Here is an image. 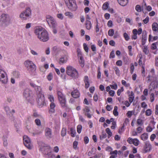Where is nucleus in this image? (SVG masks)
Masks as SVG:
<instances>
[{"label":"nucleus","mask_w":158,"mask_h":158,"mask_svg":"<svg viewBox=\"0 0 158 158\" xmlns=\"http://www.w3.org/2000/svg\"><path fill=\"white\" fill-rule=\"evenodd\" d=\"M34 33L37 38L41 41L45 42L49 39L48 33L41 27H37L35 28Z\"/></svg>","instance_id":"1"},{"label":"nucleus","mask_w":158,"mask_h":158,"mask_svg":"<svg viewBox=\"0 0 158 158\" xmlns=\"http://www.w3.org/2000/svg\"><path fill=\"white\" fill-rule=\"evenodd\" d=\"M66 72L67 74L73 79L77 78L79 74L77 70L73 66H68L66 68Z\"/></svg>","instance_id":"2"},{"label":"nucleus","mask_w":158,"mask_h":158,"mask_svg":"<svg viewBox=\"0 0 158 158\" xmlns=\"http://www.w3.org/2000/svg\"><path fill=\"white\" fill-rule=\"evenodd\" d=\"M64 2L69 9L72 11H76L77 6L75 0H64Z\"/></svg>","instance_id":"3"},{"label":"nucleus","mask_w":158,"mask_h":158,"mask_svg":"<svg viewBox=\"0 0 158 158\" xmlns=\"http://www.w3.org/2000/svg\"><path fill=\"white\" fill-rule=\"evenodd\" d=\"M10 17L7 14H2L0 16V24L3 26H7L10 23Z\"/></svg>","instance_id":"4"},{"label":"nucleus","mask_w":158,"mask_h":158,"mask_svg":"<svg viewBox=\"0 0 158 158\" xmlns=\"http://www.w3.org/2000/svg\"><path fill=\"white\" fill-rule=\"evenodd\" d=\"M31 15V9L29 7H27L26 8L25 10L20 14L19 17L20 18L25 20L30 18Z\"/></svg>","instance_id":"5"},{"label":"nucleus","mask_w":158,"mask_h":158,"mask_svg":"<svg viewBox=\"0 0 158 158\" xmlns=\"http://www.w3.org/2000/svg\"><path fill=\"white\" fill-rule=\"evenodd\" d=\"M25 65L29 73L34 71L36 69L35 65L31 61L27 60L25 61Z\"/></svg>","instance_id":"6"},{"label":"nucleus","mask_w":158,"mask_h":158,"mask_svg":"<svg viewBox=\"0 0 158 158\" xmlns=\"http://www.w3.org/2000/svg\"><path fill=\"white\" fill-rule=\"evenodd\" d=\"M46 19L47 22L50 27H56V23L53 17L49 15H47Z\"/></svg>","instance_id":"7"},{"label":"nucleus","mask_w":158,"mask_h":158,"mask_svg":"<svg viewBox=\"0 0 158 158\" xmlns=\"http://www.w3.org/2000/svg\"><path fill=\"white\" fill-rule=\"evenodd\" d=\"M38 99L37 100L38 105L40 107H42L45 103V98L44 95L42 93L40 92L38 95Z\"/></svg>","instance_id":"8"},{"label":"nucleus","mask_w":158,"mask_h":158,"mask_svg":"<svg viewBox=\"0 0 158 158\" xmlns=\"http://www.w3.org/2000/svg\"><path fill=\"white\" fill-rule=\"evenodd\" d=\"M0 81L2 83L6 84L8 81L7 77L6 72L0 69Z\"/></svg>","instance_id":"9"},{"label":"nucleus","mask_w":158,"mask_h":158,"mask_svg":"<svg viewBox=\"0 0 158 158\" xmlns=\"http://www.w3.org/2000/svg\"><path fill=\"white\" fill-rule=\"evenodd\" d=\"M23 143L28 149H31L32 148V145L31 142L30 138L27 135H24L23 137Z\"/></svg>","instance_id":"10"},{"label":"nucleus","mask_w":158,"mask_h":158,"mask_svg":"<svg viewBox=\"0 0 158 158\" xmlns=\"http://www.w3.org/2000/svg\"><path fill=\"white\" fill-rule=\"evenodd\" d=\"M73 90L71 92V95L74 98H77L80 97V93L78 89L76 88H73Z\"/></svg>","instance_id":"11"},{"label":"nucleus","mask_w":158,"mask_h":158,"mask_svg":"<svg viewBox=\"0 0 158 158\" xmlns=\"http://www.w3.org/2000/svg\"><path fill=\"white\" fill-rule=\"evenodd\" d=\"M127 141L129 144H133L135 146H137L139 143V141L136 138L133 139L131 137H129Z\"/></svg>","instance_id":"12"},{"label":"nucleus","mask_w":158,"mask_h":158,"mask_svg":"<svg viewBox=\"0 0 158 158\" xmlns=\"http://www.w3.org/2000/svg\"><path fill=\"white\" fill-rule=\"evenodd\" d=\"M83 111L85 114L86 116L88 118H90L92 114H90L89 112H90V110L89 107L86 106L83 109Z\"/></svg>","instance_id":"13"},{"label":"nucleus","mask_w":158,"mask_h":158,"mask_svg":"<svg viewBox=\"0 0 158 158\" xmlns=\"http://www.w3.org/2000/svg\"><path fill=\"white\" fill-rule=\"evenodd\" d=\"M45 135L47 138H51L52 136L51 129L49 128H46L45 130Z\"/></svg>","instance_id":"14"},{"label":"nucleus","mask_w":158,"mask_h":158,"mask_svg":"<svg viewBox=\"0 0 158 158\" xmlns=\"http://www.w3.org/2000/svg\"><path fill=\"white\" fill-rule=\"evenodd\" d=\"M151 145L148 141L145 142L144 147V149L145 150V152H147L149 151L151 149Z\"/></svg>","instance_id":"15"},{"label":"nucleus","mask_w":158,"mask_h":158,"mask_svg":"<svg viewBox=\"0 0 158 158\" xmlns=\"http://www.w3.org/2000/svg\"><path fill=\"white\" fill-rule=\"evenodd\" d=\"M127 94H129L128 96L129 98H128L129 101V102L131 103L133 101L134 99V94L132 91H131V92L130 91H128Z\"/></svg>","instance_id":"16"},{"label":"nucleus","mask_w":158,"mask_h":158,"mask_svg":"<svg viewBox=\"0 0 158 158\" xmlns=\"http://www.w3.org/2000/svg\"><path fill=\"white\" fill-rule=\"evenodd\" d=\"M31 91L28 89H26L23 93V95L26 98H28L30 95Z\"/></svg>","instance_id":"17"},{"label":"nucleus","mask_w":158,"mask_h":158,"mask_svg":"<svg viewBox=\"0 0 158 158\" xmlns=\"http://www.w3.org/2000/svg\"><path fill=\"white\" fill-rule=\"evenodd\" d=\"M50 109L49 111V113H55V108L56 106L55 104L54 103H51L50 105Z\"/></svg>","instance_id":"18"},{"label":"nucleus","mask_w":158,"mask_h":158,"mask_svg":"<svg viewBox=\"0 0 158 158\" xmlns=\"http://www.w3.org/2000/svg\"><path fill=\"white\" fill-rule=\"evenodd\" d=\"M57 93L59 100L65 98V96L61 91L57 90Z\"/></svg>","instance_id":"19"},{"label":"nucleus","mask_w":158,"mask_h":158,"mask_svg":"<svg viewBox=\"0 0 158 158\" xmlns=\"http://www.w3.org/2000/svg\"><path fill=\"white\" fill-rule=\"evenodd\" d=\"M85 25L86 28L88 30L90 29L92 27L91 23L89 20H86Z\"/></svg>","instance_id":"20"},{"label":"nucleus","mask_w":158,"mask_h":158,"mask_svg":"<svg viewBox=\"0 0 158 158\" xmlns=\"http://www.w3.org/2000/svg\"><path fill=\"white\" fill-rule=\"evenodd\" d=\"M152 29L153 31L158 32V24L156 23H154L152 24Z\"/></svg>","instance_id":"21"},{"label":"nucleus","mask_w":158,"mask_h":158,"mask_svg":"<svg viewBox=\"0 0 158 158\" xmlns=\"http://www.w3.org/2000/svg\"><path fill=\"white\" fill-rule=\"evenodd\" d=\"M59 101L61 107H66V100L65 98L59 100Z\"/></svg>","instance_id":"22"},{"label":"nucleus","mask_w":158,"mask_h":158,"mask_svg":"<svg viewBox=\"0 0 158 158\" xmlns=\"http://www.w3.org/2000/svg\"><path fill=\"white\" fill-rule=\"evenodd\" d=\"M117 1L119 4L123 6H126L128 2V0H117Z\"/></svg>","instance_id":"23"},{"label":"nucleus","mask_w":158,"mask_h":158,"mask_svg":"<svg viewBox=\"0 0 158 158\" xmlns=\"http://www.w3.org/2000/svg\"><path fill=\"white\" fill-rule=\"evenodd\" d=\"M137 58H139L138 63L139 66H142L143 64H142V59L143 58V56L141 53L139 54L137 56Z\"/></svg>","instance_id":"24"},{"label":"nucleus","mask_w":158,"mask_h":158,"mask_svg":"<svg viewBox=\"0 0 158 158\" xmlns=\"http://www.w3.org/2000/svg\"><path fill=\"white\" fill-rule=\"evenodd\" d=\"M78 62L80 64V66L83 68L84 67L85 65V60L84 58H78Z\"/></svg>","instance_id":"25"},{"label":"nucleus","mask_w":158,"mask_h":158,"mask_svg":"<svg viewBox=\"0 0 158 158\" xmlns=\"http://www.w3.org/2000/svg\"><path fill=\"white\" fill-rule=\"evenodd\" d=\"M44 153L45 155H47V154L51 152V148L49 147H46L44 148Z\"/></svg>","instance_id":"26"},{"label":"nucleus","mask_w":158,"mask_h":158,"mask_svg":"<svg viewBox=\"0 0 158 158\" xmlns=\"http://www.w3.org/2000/svg\"><path fill=\"white\" fill-rule=\"evenodd\" d=\"M142 8H146V9L148 11H150L152 10V8L150 6H147L145 2H144V4L143 3L142 6Z\"/></svg>","instance_id":"27"},{"label":"nucleus","mask_w":158,"mask_h":158,"mask_svg":"<svg viewBox=\"0 0 158 158\" xmlns=\"http://www.w3.org/2000/svg\"><path fill=\"white\" fill-rule=\"evenodd\" d=\"M152 84V87L153 89H157L158 87V80H155L154 82L152 81L151 83V85Z\"/></svg>","instance_id":"28"},{"label":"nucleus","mask_w":158,"mask_h":158,"mask_svg":"<svg viewBox=\"0 0 158 158\" xmlns=\"http://www.w3.org/2000/svg\"><path fill=\"white\" fill-rule=\"evenodd\" d=\"M148 135L146 133H144L142 134L140 136L141 139L143 141L147 140L148 139Z\"/></svg>","instance_id":"29"},{"label":"nucleus","mask_w":158,"mask_h":158,"mask_svg":"<svg viewBox=\"0 0 158 158\" xmlns=\"http://www.w3.org/2000/svg\"><path fill=\"white\" fill-rule=\"evenodd\" d=\"M105 131L108 134V138H109L110 137H111L112 136V132H111L109 128H106L105 130Z\"/></svg>","instance_id":"30"},{"label":"nucleus","mask_w":158,"mask_h":158,"mask_svg":"<svg viewBox=\"0 0 158 158\" xmlns=\"http://www.w3.org/2000/svg\"><path fill=\"white\" fill-rule=\"evenodd\" d=\"M158 37L157 36H154L153 38L151 35H149L148 41L150 42V41H153L154 40H157Z\"/></svg>","instance_id":"31"},{"label":"nucleus","mask_w":158,"mask_h":158,"mask_svg":"<svg viewBox=\"0 0 158 158\" xmlns=\"http://www.w3.org/2000/svg\"><path fill=\"white\" fill-rule=\"evenodd\" d=\"M147 37L146 34L144 35H142V45H144L145 44L147 40Z\"/></svg>","instance_id":"32"},{"label":"nucleus","mask_w":158,"mask_h":158,"mask_svg":"<svg viewBox=\"0 0 158 158\" xmlns=\"http://www.w3.org/2000/svg\"><path fill=\"white\" fill-rule=\"evenodd\" d=\"M113 68L115 71L116 74L117 76H119L120 74V72L119 68L117 66H114Z\"/></svg>","instance_id":"33"},{"label":"nucleus","mask_w":158,"mask_h":158,"mask_svg":"<svg viewBox=\"0 0 158 158\" xmlns=\"http://www.w3.org/2000/svg\"><path fill=\"white\" fill-rule=\"evenodd\" d=\"M143 52L146 55H148L149 52V50L146 46H144L142 48Z\"/></svg>","instance_id":"34"},{"label":"nucleus","mask_w":158,"mask_h":158,"mask_svg":"<svg viewBox=\"0 0 158 158\" xmlns=\"http://www.w3.org/2000/svg\"><path fill=\"white\" fill-rule=\"evenodd\" d=\"M118 107L117 106H115L114 107V108L113 111V114L115 116H117L118 115V113L117 111Z\"/></svg>","instance_id":"35"},{"label":"nucleus","mask_w":158,"mask_h":158,"mask_svg":"<svg viewBox=\"0 0 158 158\" xmlns=\"http://www.w3.org/2000/svg\"><path fill=\"white\" fill-rule=\"evenodd\" d=\"M13 74L14 77L16 78H18L20 77V74L18 71H14Z\"/></svg>","instance_id":"36"},{"label":"nucleus","mask_w":158,"mask_h":158,"mask_svg":"<svg viewBox=\"0 0 158 158\" xmlns=\"http://www.w3.org/2000/svg\"><path fill=\"white\" fill-rule=\"evenodd\" d=\"M66 133V128L64 127L62 128L61 132V135L62 137L65 136Z\"/></svg>","instance_id":"37"},{"label":"nucleus","mask_w":158,"mask_h":158,"mask_svg":"<svg viewBox=\"0 0 158 158\" xmlns=\"http://www.w3.org/2000/svg\"><path fill=\"white\" fill-rule=\"evenodd\" d=\"M76 131L75 129L72 128H70V135L72 137H74L75 135Z\"/></svg>","instance_id":"38"},{"label":"nucleus","mask_w":158,"mask_h":158,"mask_svg":"<svg viewBox=\"0 0 158 158\" xmlns=\"http://www.w3.org/2000/svg\"><path fill=\"white\" fill-rule=\"evenodd\" d=\"M109 4L107 2L104 3L102 6L103 10H106L109 7Z\"/></svg>","instance_id":"39"},{"label":"nucleus","mask_w":158,"mask_h":158,"mask_svg":"<svg viewBox=\"0 0 158 158\" xmlns=\"http://www.w3.org/2000/svg\"><path fill=\"white\" fill-rule=\"evenodd\" d=\"M48 98L49 100L51 103H54V99L52 95H48Z\"/></svg>","instance_id":"40"},{"label":"nucleus","mask_w":158,"mask_h":158,"mask_svg":"<svg viewBox=\"0 0 158 158\" xmlns=\"http://www.w3.org/2000/svg\"><path fill=\"white\" fill-rule=\"evenodd\" d=\"M67 61L66 59H65L64 57L60 58V59L59 63L60 64H63L66 63Z\"/></svg>","instance_id":"41"},{"label":"nucleus","mask_w":158,"mask_h":158,"mask_svg":"<svg viewBox=\"0 0 158 158\" xmlns=\"http://www.w3.org/2000/svg\"><path fill=\"white\" fill-rule=\"evenodd\" d=\"M114 33V31L113 29H110L108 31V35L109 36H112Z\"/></svg>","instance_id":"42"},{"label":"nucleus","mask_w":158,"mask_h":158,"mask_svg":"<svg viewBox=\"0 0 158 158\" xmlns=\"http://www.w3.org/2000/svg\"><path fill=\"white\" fill-rule=\"evenodd\" d=\"M47 79L49 81L52 80L53 78V74L52 73H50L47 76Z\"/></svg>","instance_id":"43"},{"label":"nucleus","mask_w":158,"mask_h":158,"mask_svg":"<svg viewBox=\"0 0 158 158\" xmlns=\"http://www.w3.org/2000/svg\"><path fill=\"white\" fill-rule=\"evenodd\" d=\"M82 126L81 125H78L77 126V131L79 134H80L81 131Z\"/></svg>","instance_id":"44"},{"label":"nucleus","mask_w":158,"mask_h":158,"mask_svg":"<svg viewBox=\"0 0 158 158\" xmlns=\"http://www.w3.org/2000/svg\"><path fill=\"white\" fill-rule=\"evenodd\" d=\"M107 137L106 134L104 132H102V135L100 136V139L102 140L106 138Z\"/></svg>","instance_id":"45"},{"label":"nucleus","mask_w":158,"mask_h":158,"mask_svg":"<svg viewBox=\"0 0 158 158\" xmlns=\"http://www.w3.org/2000/svg\"><path fill=\"white\" fill-rule=\"evenodd\" d=\"M123 36L125 40L127 41H128L130 39L129 36L128 34L126 32H125L123 33Z\"/></svg>","instance_id":"46"},{"label":"nucleus","mask_w":158,"mask_h":158,"mask_svg":"<svg viewBox=\"0 0 158 158\" xmlns=\"http://www.w3.org/2000/svg\"><path fill=\"white\" fill-rule=\"evenodd\" d=\"M125 126V124L124 123L123 124L122 126L119 128L118 131V133L119 134H121L124 131V128Z\"/></svg>","instance_id":"47"},{"label":"nucleus","mask_w":158,"mask_h":158,"mask_svg":"<svg viewBox=\"0 0 158 158\" xmlns=\"http://www.w3.org/2000/svg\"><path fill=\"white\" fill-rule=\"evenodd\" d=\"M122 84L125 87H128L130 86V84L129 83H127L126 81L124 80H122L121 81Z\"/></svg>","instance_id":"48"},{"label":"nucleus","mask_w":158,"mask_h":158,"mask_svg":"<svg viewBox=\"0 0 158 158\" xmlns=\"http://www.w3.org/2000/svg\"><path fill=\"white\" fill-rule=\"evenodd\" d=\"M83 46L85 52H89V48L87 44L85 43H84L83 44Z\"/></svg>","instance_id":"49"},{"label":"nucleus","mask_w":158,"mask_h":158,"mask_svg":"<svg viewBox=\"0 0 158 158\" xmlns=\"http://www.w3.org/2000/svg\"><path fill=\"white\" fill-rule=\"evenodd\" d=\"M46 155L48 156V158H56L55 155L51 153V152L47 154Z\"/></svg>","instance_id":"50"},{"label":"nucleus","mask_w":158,"mask_h":158,"mask_svg":"<svg viewBox=\"0 0 158 158\" xmlns=\"http://www.w3.org/2000/svg\"><path fill=\"white\" fill-rule=\"evenodd\" d=\"M158 44V42L153 43L151 46V49H156L157 48V44Z\"/></svg>","instance_id":"51"},{"label":"nucleus","mask_w":158,"mask_h":158,"mask_svg":"<svg viewBox=\"0 0 158 158\" xmlns=\"http://www.w3.org/2000/svg\"><path fill=\"white\" fill-rule=\"evenodd\" d=\"M143 129V127H139L136 128V131L138 133H140L142 132Z\"/></svg>","instance_id":"52"},{"label":"nucleus","mask_w":158,"mask_h":158,"mask_svg":"<svg viewBox=\"0 0 158 158\" xmlns=\"http://www.w3.org/2000/svg\"><path fill=\"white\" fill-rule=\"evenodd\" d=\"M133 113V111H129L126 113L127 116L128 118H131Z\"/></svg>","instance_id":"53"},{"label":"nucleus","mask_w":158,"mask_h":158,"mask_svg":"<svg viewBox=\"0 0 158 158\" xmlns=\"http://www.w3.org/2000/svg\"><path fill=\"white\" fill-rule=\"evenodd\" d=\"M135 10L138 12H140L141 11V8L139 5H136L135 7Z\"/></svg>","instance_id":"54"},{"label":"nucleus","mask_w":158,"mask_h":158,"mask_svg":"<svg viewBox=\"0 0 158 158\" xmlns=\"http://www.w3.org/2000/svg\"><path fill=\"white\" fill-rule=\"evenodd\" d=\"M124 90L123 87H121L120 89H118L117 91V94L118 96H120L122 92H123Z\"/></svg>","instance_id":"55"},{"label":"nucleus","mask_w":158,"mask_h":158,"mask_svg":"<svg viewBox=\"0 0 158 158\" xmlns=\"http://www.w3.org/2000/svg\"><path fill=\"white\" fill-rule=\"evenodd\" d=\"M152 114V111L150 109H148L146 110L145 112V114L146 116H150Z\"/></svg>","instance_id":"56"},{"label":"nucleus","mask_w":158,"mask_h":158,"mask_svg":"<svg viewBox=\"0 0 158 158\" xmlns=\"http://www.w3.org/2000/svg\"><path fill=\"white\" fill-rule=\"evenodd\" d=\"M122 103H123L125 105V106L127 107H129L130 105L131 104V103L130 102H129L127 100H126L124 102L123 101L122 102Z\"/></svg>","instance_id":"57"},{"label":"nucleus","mask_w":158,"mask_h":158,"mask_svg":"<svg viewBox=\"0 0 158 158\" xmlns=\"http://www.w3.org/2000/svg\"><path fill=\"white\" fill-rule=\"evenodd\" d=\"M152 77L150 75H148L147 77V82L148 83L150 81H152Z\"/></svg>","instance_id":"58"},{"label":"nucleus","mask_w":158,"mask_h":158,"mask_svg":"<svg viewBox=\"0 0 158 158\" xmlns=\"http://www.w3.org/2000/svg\"><path fill=\"white\" fill-rule=\"evenodd\" d=\"M35 122L36 125L37 126H40L41 125V122L39 119H35Z\"/></svg>","instance_id":"59"},{"label":"nucleus","mask_w":158,"mask_h":158,"mask_svg":"<svg viewBox=\"0 0 158 158\" xmlns=\"http://www.w3.org/2000/svg\"><path fill=\"white\" fill-rule=\"evenodd\" d=\"M134 65L132 63L131 64L130 67V73L131 74H132L133 73L134 70Z\"/></svg>","instance_id":"60"},{"label":"nucleus","mask_w":158,"mask_h":158,"mask_svg":"<svg viewBox=\"0 0 158 158\" xmlns=\"http://www.w3.org/2000/svg\"><path fill=\"white\" fill-rule=\"evenodd\" d=\"M150 100L151 102H153L154 100V94L153 93H152L151 94L150 97Z\"/></svg>","instance_id":"61"},{"label":"nucleus","mask_w":158,"mask_h":158,"mask_svg":"<svg viewBox=\"0 0 158 158\" xmlns=\"http://www.w3.org/2000/svg\"><path fill=\"white\" fill-rule=\"evenodd\" d=\"M137 124L139 125H142L143 124L142 120L140 119H138L137 120Z\"/></svg>","instance_id":"62"},{"label":"nucleus","mask_w":158,"mask_h":158,"mask_svg":"<svg viewBox=\"0 0 158 158\" xmlns=\"http://www.w3.org/2000/svg\"><path fill=\"white\" fill-rule=\"evenodd\" d=\"M94 100L95 102L98 101V96L96 94H95L93 97Z\"/></svg>","instance_id":"63"},{"label":"nucleus","mask_w":158,"mask_h":158,"mask_svg":"<svg viewBox=\"0 0 158 158\" xmlns=\"http://www.w3.org/2000/svg\"><path fill=\"white\" fill-rule=\"evenodd\" d=\"M155 66L158 67V56L155 57Z\"/></svg>","instance_id":"64"}]
</instances>
